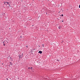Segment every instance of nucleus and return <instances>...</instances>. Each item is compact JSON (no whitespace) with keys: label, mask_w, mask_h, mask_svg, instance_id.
Masks as SVG:
<instances>
[{"label":"nucleus","mask_w":80,"mask_h":80,"mask_svg":"<svg viewBox=\"0 0 80 80\" xmlns=\"http://www.w3.org/2000/svg\"><path fill=\"white\" fill-rule=\"evenodd\" d=\"M26 47H27V48H28V46H26Z\"/></svg>","instance_id":"nucleus-8"},{"label":"nucleus","mask_w":80,"mask_h":80,"mask_svg":"<svg viewBox=\"0 0 80 80\" xmlns=\"http://www.w3.org/2000/svg\"><path fill=\"white\" fill-rule=\"evenodd\" d=\"M60 26H59V27H58V28L59 29H60L61 28H60Z\"/></svg>","instance_id":"nucleus-6"},{"label":"nucleus","mask_w":80,"mask_h":80,"mask_svg":"<svg viewBox=\"0 0 80 80\" xmlns=\"http://www.w3.org/2000/svg\"><path fill=\"white\" fill-rule=\"evenodd\" d=\"M5 3H8V5H9L8 4V3H10V2H5Z\"/></svg>","instance_id":"nucleus-5"},{"label":"nucleus","mask_w":80,"mask_h":80,"mask_svg":"<svg viewBox=\"0 0 80 80\" xmlns=\"http://www.w3.org/2000/svg\"><path fill=\"white\" fill-rule=\"evenodd\" d=\"M3 45L4 46H5V43H3Z\"/></svg>","instance_id":"nucleus-10"},{"label":"nucleus","mask_w":80,"mask_h":80,"mask_svg":"<svg viewBox=\"0 0 80 80\" xmlns=\"http://www.w3.org/2000/svg\"><path fill=\"white\" fill-rule=\"evenodd\" d=\"M79 8H80V5H79Z\"/></svg>","instance_id":"nucleus-13"},{"label":"nucleus","mask_w":80,"mask_h":80,"mask_svg":"<svg viewBox=\"0 0 80 80\" xmlns=\"http://www.w3.org/2000/svg\"><path fill=\"white\" fill-rule=\"evenodd\" d=\"M6 3L5 2V3H4V4L5 5V4H6V3Z\"/></svg>","instance_id":"nucleus-16"},{"label":"nucleus","mask_w":80,"mask_h":80,"mask_svg":"<svg viewBox=\"0 0 80 80\" xmlns=\"http://www.w3.org/2000/svg\"><path fill=\"white\" fill-rule=\"evenodd\" d=\"M2 65H3V64L2 63Z\"/></svg>","instance_id":"nucleus-18"},{"label":"nucleus","mask_w":80,"mask_h":80,"mask_svg":"<svg viewBox=\"0 0 80 80\" xmlns=\"http://www.w3.org/2000/svg\"><path fill=\"white\" fill-rule=\"evenodd\" d=\"M30 68H31L29 67L28 68V69H30Z\"/></svg>","instance_id":"nucleus-7"},{"label":"nucleus","mask_w":80,"mask_h":80,"mask_svg":"<svg viewBox=\"0 0 80 80\" xmlns=\"http://www.w3.org/2000/svg\"><path fill=\"white\" fill-rule=\"evenodd\" d=\"M39 47H40V46H39Z\"/></svg>","instance_id":"nucleus-21"},{"label":"nucleus","mask_w":80,"mask_h":80,"mask_svg":"<svg viewBox=\"0 0 80 80\" xmlns=\"http://www.w3.org/2000/svg\"><path fill=\"white\" fill-rule=\"evenodd\" d=\"M32 71V72H33V70H32V71Z\"/></svg>","instance_id":"nucleus-15"},{"label":"nucleus","mask_w":80,"mask_h":80,"mask_svg":"<svg viewBox=\"0 0 80 80\" xmlns=\"http://www.w3.org/2000/svg\"><path fill=\"white\" fill-rule=\"evenodd\" d=\"M33 69V68L32 67L31 68V70H32Z\"/></svg>","instance_id":"nucleus-4"},{"label":"nucleus","mask_w":80,"mask_h":80,"mask_svg":"<svg viewBox=\"0 0 80 80\" xmlns=\"http://www.w3.org/2000/svg\"><path fill=\"white\" fill-rule=\"evenodd\" d=\"M9 29H10V28H9Z\"/></svg>","instance_id":"nucleus-22"},{"label":"nucleus","mask_w":80,"mask_h":80,"mask_svg":"<svg viewBox=\"0 0 80 80\" xmlns=\"http://www.w3.org/2000/svg\"><path fill=\"white\" fill-rule=\"evenodd\" d=\"M32 26H33V25H32Z\"/></svg>","instance_id":"nucleus-20"},{"label":"nucleus","mask_w":80,"mask_h":80,"mask_svg":"<svg viewBox=\"0 0 80 80\" xmlns=\"http://www.w3.org/2000/svg\"><path fill=\"white\" fill-rule=\"evenodd\" d=\"M42 47H44V44L42 45Z\"/></svg>","instance_id":"nucleus-9"},{"label":"nucleus","mask_w":80,"mask_h":80,"mask_svg":"<svg viewBox=\"0 0 80 80\" xmlns=\"http://www.w3.org/2000/svg\"><path fill=\"white\" fill-rule=\"evenodd\" d=\"M7 80H8V78H7Z\"/></svg>","instance_id":"nucleus-19"},{"label":"nucleus","mask_w":80,"mask_h":80,"mask_svg":"<svg viewBox=\"0 0 80 80\" xmlns=\"http://www.w3.org/2000/svg\"><path fill=\"white\" fill-rule=\"evenodd\" d=\"M19 58L22 57H23V53L19 54Z\"/></svg>","instance_id":"nucleus-1"},{"label":"nucleus","mask_w":80,"mask_h":80,"mask_svg":"<svg viewBox=\"0 0 80 80\" xmlns=\"http://www.w3.org/2000/svg\"><path fill=\"white\" fill-rule=\"evenodd\" d=\"M9 7H10V5H9Z\"/></svg>","instance_id":"nucleus-17"},{"label":"nucleus","mask_w":80,"mask_h":80,"mask_svg":"<svg viewBox=\"0 0 80 80\" xmlns=\"http://www.w3.org/2000/svg\"><path fill=\"white\" fill-rule=\"evenodd\" d=\"M3 43H5L7 44V43H8V41H5H5H4V42H3Z\"/></svg>","instance_id":"nucleus-2"},{"label":"nucleus","mask_w":80,"mask_h":80,"mask_svg":"<svg viewBox=\"0 0 80 80\" xmlns=\"http://www.w3.org/2000/svg\"><path fill=\"white\" fill-rule=\"evenodd\" d=\"M62 22H63V20L62 21Z\"/></svg>","instance_id":"nucleus-12"},{"label":"nucleus","mask_w":80,"mask_h":80,"mask_svg":"<svg viewBox=\"0 0 80 80\" xmlns=\"http://www.w3.org/2000/svg\"><path fill=\"white\" fill-rule=\"evenodd\" d=\"M62 17H63V14L61 15V16H62Z\"/></svg>","instance_id":"nucleus-11"},{"label":"nucleus","mask_w":80,"mask_h":80,"mask_svg":"<svg viewBox=\"0 0 80 80\" xmlns=\"http://www.w3.org/2000/svg\"><path fill=\"white\" fill-rule=\"evenodd\" d=\"M38 53H40V54H42V52L40 51H39Z\"/></svg>","instance_id":"nucleus-3"},{"label":"nucleus","mask_w":80,"mask_h":80,"mask_svg":"<svg viewBox=\"0 0 80 80\" xmlns=\"http://www.w3.org/2000/svg\"><path fill=\"white\" fill-rule=\"evenodd\" d=\"M20 38H22V36L20 37Z\"/></svg>","instance_id":"nucleus-14"}]
</instances>
